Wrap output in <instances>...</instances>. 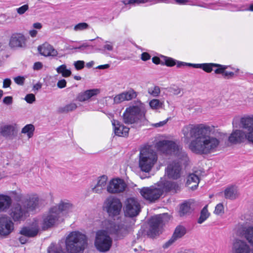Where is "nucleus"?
Returning a JSON list of instances; mask_svg holds the SVG:
<instances>
[{
  "label": "nucleus",
  "instance_id": "1",
  "mask_svg": "<svg viewBox=\"0 0 253 253\" xmlns=\"http://www.w3.org/2000/svg\"><path fill=\"white\" fill-rule=\"evenodd\" d=\"M214 130L213 126L190 124L184 126L182 133L188 140L194 138L189 145V149L193 153L208 155L218 150L220 145L221 139L211 135Z\"/></svg>",
  "mask_w": 253,
  "mask_h": 253
},
{
  "label": "nucleus",
  "instance_id": "2",
  "mask_svg": "<svg viewBox=\"0 0 253 253\" xmlns=\"http://www.w3.org/2000/svg\"><path fill=\"white\" fill-rule=\"evenodd\" d=\"M158 148L164 153L173 155L177 160L169 164L165 169V174L170 179H177L181 176L182 165L185 164L188 158L182 148L172 141L163 140L157 143Z\"/></svg>",
  "mask_w": 253,
  "mask_h": 253
},
{
  "label": "nucleus",
  "instance_id": "3",
  "mask_svg": "<svg viewBox=\"0 0 253 253\" xmlns=\"http://www.w3.org/2000/svg\"><path fill=\"white\" fill-rule=\"evenodd\" d=\"M180 187L176 182L169 180H160L154 186L143 187L140 190L141 196L150 202H155L165 193H176Z\"/></svg>",
  "mask_w": 253,
  "mask_h": 253
},
{
  "label": "nucleus",
  "instance_id": "4",
  "mask_svg": "<svg viewBox=\"0 0 253 253\" xmlns=\"http://www.w3.org/2000/svg\"><path fill=\"white\" fill-rule=\"evenodd\" d=\"M109 225L110 227H107V230H99L96 234L95 246L100 252L109 251L112 246V240L108 233L115 234L119 238H121L126 232V230L121 227L120 225H117L113 223H109Z\"/></svg>",
  "mask_w": 253,
  "mask_h": 253
},
{
  "label": "nucleus",
  "instance_id": "5",
  "mask_svg": "<svg viewBox=\"0 0 253 253\" xmlns=\"http://www.w3.org/2000/svg\"><path fill=\"white\" fill-rule=\"evenodd\" d=\"M138 106H133L127 108L123 114V120L126 124L133 125V127L138 128L145 125L147 120L145 117L147 112L144 103L139 101Z\"/></svg>",
  "mask_w": 253,
  "mask_h": 253
},
{
  "label": "nucleus",
  "instance_id": "6",
  "mask_svg": "<svg viewBox=\"0 0 253 253\" xmlns=\"http://www.w3.org/2000/svg\"><path fill=\"white\" fill-rule=\"evenodd\" d=\"M65 244L69 253H83L87 244L86 237L79 231H73L67 237Z\"/></svg>",
  "mask_w": 253,
  "mask_h": 253
},
{
  "label": "nucleus",
  "instance_id": "7",
  "mask_svg": "<svg viewBox=\"0 0 253 253\" xmlns=\"http://www.w3.org/2000/svg\"><path fill=\"white\" fill-rule=\"evenodd\" d=\"M158 159L156 152L149 148H143L139 153L138 166L142 171L149 172Z\"/></svg>",
  "mask_w": 253,
  "mask_h": 253
},
{
  "label": "nucleus",
  "instance_id": "8",
  "mask_svg": "<svg viewBox=\"0 0 253 253\" xmlns=\"http://www.w3.org/2000/svg\"><path fill=\"white\" fill-rule=\"evenodd\" d=\"M122 208V203L118 198L110 196L104 202V208L110 216L118 215Z\"/></svg>",
  "mask_w": 253,
  "mask_h": 253
},
{
  "label": "nucleus",
  "instance_id": "9",
  "mask_svg": "<svg viewBox=\"0 0 253 253\" xmlns=\"http://www.w3.org/2000/svg\"><path fill=\"white\" fill-rule=\"evenodd\" d=\"M141 211V206L139 202L134 198H127L124 207L125 215L126 217L137 216Z\"/></svg>",
  "mask_w": 253,
  "mask_h": 253
},
{
  "label": "nucleus",
  "instance_id": "10",
  "mask_svg": "<svg viewBox=\"0 0 253 253\" xmlns=\"http://www.w3.org/2000/svg\"><path fill=\"white\" fill-rule=\"evenodd\" d=\"M14 230V223L11 218L6 214L0 216V237H7Z\"/></svg>",
  "mask_w": 253,
  "mask_h": 253
},
{
  "label": "nucleus",
  "instance_id": "11",
  "mask_svg": "<svg viewBox=\"0 0 253 253\" xmlns=\"http://www.w3.org/2000/svg\"><path fill=\"white\" fill-rule=\"evenodd\" d=\"M164 225L163 215H157L152 217L150 221V228L148 235L151 238L158 235Z\"/></svg>",
  "mask_w": 253,
  "mask_h": 253
},
{
  "label": "nucleus",
  "instance_id": "12",
  "mask_svg": "<svg viewBox=\"0 0 253 253\" xmlns=\"http://www.w3.org/2000/svg\"><path fill=\"white\" fill-rule=\"evenodd\" d=\"M57 207L51 208L48 212L43 216V227L47 229L54 225L60 218Z\"/></svg>",
  "mask_w": 253,
  "mask_h": 253
},
{
  "label": "nucleus",
  "instance_id": "13",
  "mask_svg": "<svg viewBox=\"0 0 253 253\" xmlns=\"http://www.w3.org/2000/svg\"><path fill=\"white\" fill-rule=\"evenodd\" d=\"M127 184L121 178H114L110 180L107 187V191L111 194H119L125 191Z\"/></svg>",
  "mask_w": 253,
  "mask_h": 253
},
{
  "label": "nucleus",
  "instance_id": "14",
  "mask_svg": "<svg viewBox=\"0 0 253 253\" xmlns=\"http://www.w3.org/2000/svg\"><path fill=\"white\" fill-rule=\"evenodd\" d=\"M27 212V210L24 207L23 208L19 204H16L13 205L10 211V217L14 222L23 221L26 218Z\"/></svg>",
  "mask_w": 253,
  "mask_h": 253
},
{
  "label": "nucleus",
  "instance_id": "15",
  "mask_svg": "<svg viewBox=\"0 0 253 253\" xmlns=\"http://www.w3.org/2000/svg\"><path fill=\"white\" fill-rule=\"evenodd\" d=\"M235 230L237 235L244 237L253 246V226L239 225Z\"/></svg>",
  "mask_w": 253,
  "mask_h": 253
},
{
  "label": "nucleus",
  "instance_id": "16",
  "mask_svg": "<svg viewBox=\"0 0 253 253\" xmlns=\"http://www.w3.org/2000/svg\"><path fill=\"white\" fill-rule=\"evenodd\" d=\"M171 0H123L121 2L124 4L122 7L123 10L128 9L132 6H136L141 3H149L152 5L159 2H171Z\"/></svg>",
  "mask_w": 253,
  "mask_h": 253
},
{
  "label": "nucleus",
  "instance_id": "17",
  "mask_svg": "<svg viewBox=\"0 0 253 253\" xmlns=\"http://www.w3.org/2000/svg\"><path fill=\"white\" fill-rule=\"evenodd\" d=\"M232 252V253H251L252 249L246 241L236 239L233 241Z\"/></svg>",
  "mask_w": 253,
  "mask_h": 253
},
{
  "label": "nucleus",
  "instance_id": "18",
  "mask_svg": "<svg viewBox=\"0 0 253 253\" xmlns=\"http://www.w3.org/2000/svg\"><path fill=\"white\" fill-rule=\"evenodd\" d=\"M138 93L133 89L130 88L127 91H124L116 95L114 98V102L115 104H119L125 101H129L136 98Z\"/></svg>",
  "mask_w": 253,
  "mask_h": 253
},
{
  "label": "nucleus",
  "instance_id": "19",
  "mask_svg": "<svg viewBox=\"0 0 253 253\" xmlns=\"http://www.w3.org/2000/svg\"><path fill=\"white\" fill-rule=\"evenodd\" d=\"M9 45L11 47H25L26 38L21 33L13 34L10 39Z\"/></svg>",
  "mask_w": 253,
  "mask_h": 253
},
{
  "label": "nucleus",
  "instance_id": "20",
  "mask_svg": "<svg viewBox=\"0 0 253 253\" xmlns=\"http://www.w3.org/2000/svg\"><path fill=\"white\" fill-rule=\"evenodd\" d=\"M41 201L37 195H31L22 201L23 206L27 211H34L39 208Z\"/></svg>",
  "mask_w": 253,
  "mask_h": 253
},
{
  "label": "nucleus",
  "instance_id": "21",
  "mask_svg": "<svg viewBox=\"0 0 253 253\" xmlns=\"http://www.w3.org/2000/svg\"><path fill=\"white\" fill-rule=\"evenodd\" d=\"M0 133L4 137L12 139L17 134V125L13 124L11 125H4L1 126L0 127Z\"/></svg>",
  "mask_w": 253,
  "mask_h": 253
},
{
  "label": "nucleus",
  "instance_id": "22",
  "mask_svg": "<svg viewBox=\"0 0 253 253\" xmlns=\"http://www.w3.org/2000/svg\"><path fill=\"white\" fill-rule=\"evenodd\" d=\"M247 139L246 133L241 130L233 131L228 137V141L232 144H238L244 142Z\"/></svg>",
  "mask_w": 253,
  "mask_h": 253
},
{
  "label": "nucleus",
  "instance_id": "23",
  "mask_svg": "<svg viewBox=\"0 0 253 253\" xmlns=\"http://www.w3.org/2000/svg\"><path fill=\"white\" fill-rule=\"evenodd\" d=\"M112 124L113 126L115 134L119 136H127L129 128L120 123L117 120H112Z\"/></svg>",
  "mask_w": 253,
  "mask_h": 253
},
{
  "label": "nucleus",
  "instance_id": "24",
  "mask_svg": "<svg viewBox=\"0 0 253 253\" xmlns=\"http://www.w3.org/2000/svg\"><path fill=\"white\" fill-rule=\"evenodd\" d=\"M108 177L106 175H103L97 178V183L92 188L93 192L100 194L106 188L107 189V182Z\"/></svg>",
  "mask_w": 253,
  "mask_h": 253
},
{
  "label": "nucleus",
  "instance_id": "25",
  "mask_svg": "<svg viewBox=\"0 0 253 253\" xmlns=\"http://www.w3.org/2000/svg\"><path fill=\"white\" fill-rule=\"evenodd\" d=\"M38 50L41 54L44 56H56L58 52L53 47L47 42L38 47Z\"/></svg>",
  "mask_w": 253,
  "mask_h": 253
},
{
  "label": "nucleus",
  "instance_id": "26",
  "mask_svg": "<svg viewBox=\"0 0 253 253\" xmlns=\"http://www.w3.org/2000/svg\"><path fill=\"white\" fill-rule=\"evenodd\" d=\"M186 233L185 228L182 226H178L175 229L171 238L164 245V248H167L178 239L181 238Z\"/></svg>",
  "mask_w": 253,
  "mask_h": 253
},
{
  "label": "nucleus",
  "instance_id": "27",
  "mask_svg": "<svg viewBox=\"0 0 253 253\" xmlns=\"http://www.w3.org/2000/svg\"><path fill=\"white\" fill-rule=\"evenodd\" d=\"M99 93L100 90L97 88L86 90L84 92L80 93L77 97V100L80 102H84Z\"/></svg>",
  "mask_w": 253,
  "mask_h": 253
},
{
  "label": "nucleus",
  "instance_id": "28",
  "mask_svg": "<svg viewBox=\"0 0 253 253\" xmlns=\"http://www.w3.org/2000/svg\"><path fill=\"white\" fill-rule=\"evenodd\" d=\"M57 210L59 211L60 217L64 214L72 211L74 207L73 205L68 200L62 201L57 206Z\"/></svg>",
  "mask_w": 253,
  "mask_h": 253
},
{
  "label": "nucleus",
  "instance_id": "29",
  "mask_svg": "<svg viewBox=\"0 0 253 253\" xmlns=\"http://www.w3.org/2000/svg\"><path fill=\"white\" fill-rule=\"evenodd\" d=\"M229 67L228 66L219 64L218 68L214 70L216 74H221L222 77L225 79H232L234 77L235 74L233 72L227 71V69Z\"/></svg>",
  "mask_w": 253,
  "mask_h": 253
},
{
  "label": "nucleus",
  "instance_id": "30",
  "mask_svg": "<svg viewBox=\"0 0 253 253\" xmlns=\"http://www.w3.org/2000/svg\"><path fill=\"white\" fill-rule=\"evenodd\" d=\"M246 119H247V117L242 118L240 120V124L242 127L248 131L246 133L247 140L249 142L253 144V124H245L244 121Z\"/></svg>",
  "mask_w": 253,
  "mask_h": 253
},
{
  "label": "nucleus",
  "instance_id": "31",
  "mask_svg": "<svg viewBox=\"0 0 253 253\" xmlns=\"http://www.w3.org/2000/svg\"><path fill=\"white\" fill-rule=\"evenodd\" d=\"M11 202L10 196L0 194V212L6 211L9 208Z\"/></svg>",
  "mask_w": 253,
  "mask_h": 253
},
{
  "label": "nucleus",
  "instance_id": "32",
  "mask_svg": "<svg viewBox=\"0 0 253 253\" xmlns=\"http://www.w3.org/2000/svg\"><path fill=\"white\" fill-rule=\"evenodd\" d=\"M192 65L193 68L202 69L207 73H211L213 70V68L216 67V68H218L219 64L209 63L194 64Z\"/></svg>",
  "mask_w": 253,
  "mask_h": 253
},
{
  "label": "nucleus",
  "instance_id": "33",
  "mask_svg": "<svg viewBox=\"0 0 253 253\" xmlns=\"http://www.w3.org/2000/svg\"><path fill=\"white\" fill-rule=\"evenodd\" d=\"M224 197L226 199H235L238 196V190L236 186L231 185L224 190Z\"/></svg>",
  "mask_w": 253,
  "mask_h": 253
},
{
  "label": "nucleus",
  "instance_id": "34",
  "mask_svg": "<svg viewBox=\"0 0 253 253\" xmlns=\"http://www.w3.org/2000/svg\"><path fill=\"white\" fill-rule=\"evenodd\" d=\"M39 232V230L36 228L23 227L20 231V234L26 237H34L36 236Z\"/></svg>",
  "mask_w": 253,
  "mask_h": 253
},
{
  "label": "nucleus",
  "instance_id": "35",
  "mask_svg": "<svg viewBox=\"0 0 253 253\" xmlns=\"http://www.w3.org/2000/svg\"><path fill=\"white\" fill-rule=\"evenodd\" d=\"M200 179L198 176L194 173H191L188 175L186 183L188 185H190L193 183H194L195 184L192 185L191 188L192 189L195 190L197 188Z\"/></svg>",
  "mask_w": 253,
  "mask_h": 253
},
{
  "label": "nucleus",
  "instance_id": "36",
  "mask_svg": "<svg viewBox=\"0 0 253 253\" xmlns=\"http://www.w3.org/2000/svg\"><path fill=\"white\" fill-rule=\"evenodd\" d=\"M35 128L33 125L28 124L24 126L22 130L21 133L26 134L29 138L33 137Z\"/></svg>",
  "mask_w": 253,
  "mask_h": 253
},
{
  "label": "nucleus",
  "instance_id": "37",
  "mask_svg": "<svg viewBox=\"0 0 253 253\" xmlns=\"http://www.w3.org/2000/svg\"><path fill=\"white\" fill-rule=\"evenodd\" d=\"M210 213L208 210V205H206L201 210L200 212V215L198 219V223L199 224H202L210 216Z\"/></svg>",
  "mask_w": 253,
  "mask_h": 253
},
{
  "label": "nucleus",
  "instance_id": "38",
  "mask_svg": "<svg viewBox=\"0 0 253 253\" xmlns=\"http://www.w3.org/2000/svg\"><path fill=\"white\" fill-rule=\"evenodd\" d=\"M77 108V105L74 102H71L66 105L63 107L58 108V111L60 113H68L76 110Z\"/></svg>",
  "mask_w": 253,
  "mask_h": 253
},
{
  "label": "nucleus",
  "instance_id": "39",
  "mask_svg": "<svg viewBox=\"0 0 253 253\" xmlns=\"http://www.w3.org/2000/svg\"><path fill=\"white\" fill-rule=\"evenodd\" d=\"M56 70L58 74H61L65 78L70 76L72 74L70 70L67 69V66L65 64L59 66L56 68Z\"/></svg>",
  "mask_w": 253,
  "mask_h": 253
},
{
  "label": "nucleus",
  "instance_id": "40",
  "mask_svg": "<svg viewBox=\"0 0 253 253\" xmlns=\"http://www.w3.org/2000/svg\"><path fill=\"white\" fill-rule=\"evenodd\" d=\"M191 209L189 202H186L181 205L179 210V214L181 216L191 213Z\"/></svg>",
  "mask_w": 253,
  "mask_h": 253
},
{
  "label": "nucleus",
  "instance_id": "41",
  "mask_svg": "<svg viewBox=\"0 0 253 253\" xmlns=\"http://www.w3.org/2000/svg\"><path fill=\"white\" fill-rule=\"evenodd\" d=\"M234 11H253V3L250 5H239L235 6Z\"/></svg>",
  "mask_w": 253,
  "mask_h": 253
},
{
  "label": "nucleus",
  "instance_id": "42",
  "mask_svg": "<svg viewBox=\"0 0 253 253\" xmlns=\"http://www.w3.org/2000/svg\"><path fill=\"white\" fill-rule=\"evenodd\" d=\"M163 103L157 99H153L149 102V106L152 109H159L162 107Z\"/></svg>",
  "mask_w": 253,
  "mask_h": 253
},
{
  "label": "nucleus",
  "instance_id": "43",
  "mask_svg": "<svg viewBox=\"0 0 253 253\" xmlns=\"http://www.w3.org/2000/svg\"><path fill=\"white\" fill-rule=\"evenodd\" d=\"M160 92V88L158 86L150 87L148 90V93L153 97H158Z\"/></svg>",
  "mask_w": 253,
  "mask_h": 253
},
{
  "label": "nucleus",
  "instance_id": "44",
  "mask_svg": "<svg viewBox=\"0 0 253 253\" xmlns=\"http://www.w3.org/2000/svg\"><path fill=\"white\" fill-rule=\"evenodd\" d=\"M89 25L85 22L80 23L76 25L74 27L75 31H82L88 29Z\"/></svg>",
  "mask_w": 253,
  "mask_h": 253
},
{
  "label": "nucleus",
  "instance_id": "45",
  "mask_svg": "<svg viewBox=\"0 0 253 253\" xmlns=\"http://www.w3.org/2000/svg\"><path fill=\"white\" fill-rule=\"evenodd\" d=\"M162 57L164 59V64L167 66L172 67L176 65V60L170 57H168L163 56Z\"/></svg>",
  "mask_w": 253,
  "mask_h": 253
},
{
  "label": "nucleus",
  "instance_id": "46",
  "mask_svg": "<svg viewBox=\"0 0 253 253\" xmlns=\"http://www.w3.org/2000/svg\"><path fill=\"white\" fill-rule=\"evenodd\" d=\"M48 253H65L60 246L56 247L50 246L48 249Z\"/></svg>",
  "mask_w": 253,
  "mask_h": 253
},
{
  "label": "nucleus",
  "instance_id": "47",
  "mask_svg": "<svg viewBox=\"0 0 253 253\" xmlns=\"http://www.w3.org/2000/svg\"><path fill=\"white\" fill-rule=\"evenodd\" d=\"M224 212V207L222 204L219 203L217 204L215 208L214 213L215 214L219 215Z\"/></svg>",
  "mask_w": 253,
  "mask_h": 253
},
{
  "label": "nucleus",
  "instance_id": "48",
  "mask_svg": "<svg viewBox=\"0 0 253 253\" xmlns=\"http://www.w3.org/2000/svg\"><path fill=\"white\" fill-rule=\"evenodd\" d=\"M74 65L77 70H80L84 68V62L82 60L75 61L74 63Z\"/></svg>",
  "mask_w": 253,
  "mask_h": 253
},
{
  "label": "nucleus",
  "instance_id": "49",
  "mask_svg": "<svg viewBox=\"0 0 253 253\" xmlns=\"http://www.w3.org/2000/svg\"><path fill=\"white\" fill-rule=\"evenodd\" d=\"M25 100L27 103L32 104L35 101L36 97L34 94L30 93L26 95Z\"/></svg>",
  "mask_w": 253,
  "mask_h": 253
},
{
  "label": "nucleus",
  "instance_id": "50",
  "mask_svg": "<svg viewBox=\"0 0 253 253\" xmlns=\"http://www.w3.org/2000/svg\"><path fill=\"white\" fill-rule=\"evenodd\" d=\"M25 78L23 76H17L14 78V82L20 85H23L24 84Z\"/></svg>",
  "mask_w": 253,
  "mask_h": 253
},
{
  "label": "nucleus",
  "instance_id": "51",
  "mask_svg": "<svg viewBox=\"0 0 253 253\" xmlns=\"http://www.w3.org/2000/svg\"><path fill=\"white\" fill-rule=\"evenodd\" d=\"M89 47V46L86 43H83L82 45H80L77 47H73L71 49H78L80 50V51L86 52V50Z\"/></svg>",
  "mask_w": 253,
  "mask_h": 253
},
{
  "label": "nucleus",
  "instance_id": "52",
  "mask_svg": "<svg viewBox=\"0 0 253 253\" xmlns=\"http://www.w3.org/2000/svg\"><path fill=\"white\" fill-rule=\"evenodd\" d=\"M29 6L28 4H24L22 6L16 8L17 12L19 14L21 15L24 14L28 9Z\"/></svg>",
  "mask_w": 253,
  "mask_h": 253
},
{
  "label": "nucleus",
  "instance_id": "53",
  "mask_svg": "<svg viewBox=\"0 0 253 253\" xmlns=\"http://www.w3.org/2000/svg\"><path fill=\"white\" fill-rule=\"evenodd\" d=\"M175 2L179 5H192V1L190 0H174Z\"/></svg>",
  "mask_w": 253,
  "mask_h": 253
},
{
  "label": "nucleus",
  "instance_id": "54",
  "mask_svg": "<svg viewBox=\"0 0 253 253\" xmlns=\"http://www.w3.org/2000/svg\"><path fill=\"white\" fill-rule=\"evenodd\" d=\"M176 65L177 67L180 68V67H181L182 66H189V67H192V65H194V64H193V63H186V62H184L176 61Z\"/></svg>",
  "mask_w": 253,
  "mask_h": 253
},
{
  "label": "nucleus",
  "instance_id": "55",
  "mask_svg": "<svg viewBox=\"0 0 253 253\" xmlns=\"http://www.w3.org/2000/svg\"><path fill=\"white\" fill-rule=\"evenodd\" d=\"M169 91L174 94H179L180 93V89L177 86L171 87L169 89Z\"/></svg>",
  "mask_w": 253,
  "mask_h": 253
},
{
  "label": "nucleus",
  "instance_id": "56",
  "mask_svg": "<svg viewBox=\"0 0 253 253\" xmlns=\"http://www.w3.org/2000/svg\"><path fill=\"white\" fill-rule=\"evenodd\" d=\"M66 81L65 79H62L57 82V86L59 88H63L66 86Z\"/></svg>",
  "mask_w": 253,
  "mask_h": 253
},
{
  "label": "nucleus",
  "instance_id": "57",
  "mask_svg": "<svg viewBox=\"0 0 253 253\" xmlns=\"http://www.w3.org/2000/svg\"><path fill=\"white\" fill-rule=\"evenodd\" d=\"M169 118H167L164 121H161L159 123H155L152 125L153 126L156 127H159L164 126L165 125L167 124L168 121H169Z\"/></svg>",
  "mask_w": 253,
  "mask_h": 253
},
{
  "label": "nucleus",
  "instance_id": "58",
  "mask_svg": "<svg viewBox=\"0 0 253 253\" xmlns=\"http://www.w3.org/2000/svg\"><path fill=\"white\" fill-rule=\"evenodd\" d=\"M11 84V81L10 79L6 78L3 80V88H7L10 86Z\"/></svg>",
  "mask_w": 253,
  "mask_h": 253
},
{
  "label": "nucleus",
  "instance_id": "59",
  "mask_svg": "<svg viewBox=\"0 0 253 253\" xmlns=\"http://www.w3.org/2000/svg\"><path fill=\"white\" fill-rule=\"evenodd\" d=\"M151 58V56L150 54L147 52H143L141 54V59L143 61H147L148 60L150 59Z\"/></svg>",
  "mask_w": 253,
  "mask_h": 253
},
{
  "label": "nucleus",
  "instance_id": "60",
  "mask_svg": "<svg viewBox=\"0 0 253 253\" xmlns=\"http://www.w3.org/2000/svg\"><path fill=\"white\" fill-rule=\"evenodd\" d=\"M3 102L6 105L11 104L12 103V97L11 96L5 97L3 99Z\"/></svg>",
  "mask_w": 253,
  "mask_h": 253
},
{
  "label": "nucleus",
  "instance_id": "61",
  "mask_svg": "<svg viewBox=\"0 0 253 253\" xmlns=\"http://www.w3.org/2000/svg\"><path fill=\"white\" fill-rule=\"evenodd\" d=\"M103 48L105 50L112 51L113 49V45L111 43L108 42L104 45Z\"/></svg>",
  "mask_w": 253,
  "mask_h": 253
},
{
  "label": "nucleus",
  "instance_id": "62",
  "mask_svg": "<svg viewBox=\"0 0 253 253\" xmlns=\"http://www.w3.org/2000/svg\"><path fill=\"white\" fill-rule=\"evenodd\" d=\"M152 62L156 64H162L164 65V62H162L160 59L156 56H155L152 58Z\"/></svg>",
  "mask_w": 253,
  "mask_h": 253
},
{
  "label": "nucleus",
  "instance_id": "63",
  "mask_svg": "<svg viewBox=\"0 0 253 253\" xmlns=\"http://www.w3.org/2000/svg\"><path fill=\"white\" fill-rule=\"evenodd\" d=\"M42 63L40 62H37L35 63V64L34 65L33 68L34 70H38L42 69Z\"/></svg>",
  "mask_w": 253,
  "mask_h": 253
},
{
  "label": "nucleus",
  "instance_id": "64",
  "mask_svg": "<svg viewBox=\"0 0 253 253\" xmlns=\"http://www.w3.org/2000/svg\"><path fill=\"white\" fill-rule=\"evenodd\" d=\"M244 123L247 125H252L253 124V116L252 117H247V119L244 121Z\"/></svg>",
  "mask_w": 253,
  "mask_h": 253
}]
</instances>
